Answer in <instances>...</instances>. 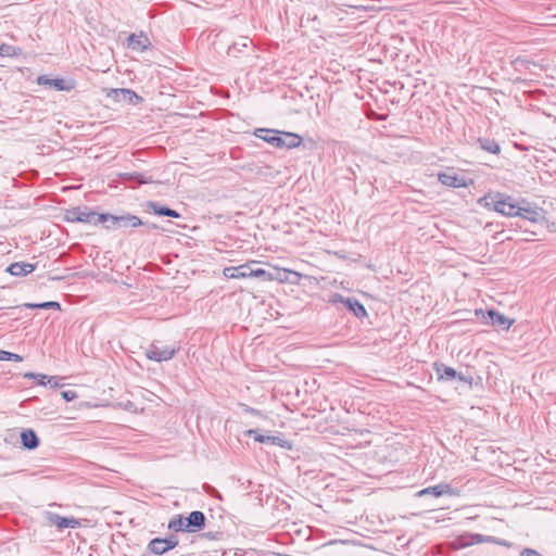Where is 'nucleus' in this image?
Returning <instances> with one entry per match:
<instances>
[{"label": "nucleus", "mask_w": 556, "mask_h": 556, "mask_svg": "<svg viewBox=\"0 0 556 556\" xmlns=\"http://www.w3.org/2000/svg\"><path fill=\"white\" fill-rule=\"evenodd\" d=\"M478 204L507 217H517L519 214V202L503 192H488L478 200Z\"/></svg>", "instance_id": "1"}, {"label": "nucleus", "mask_w": 556, "mask_h": 556, "mask_svg": "<svg viewBox=\"0 0 556 556\" xmlns=\"http://www.w3.org/2000/svg\"><path fill=\"white\" fill-rule=\"evenodd\" d=\"M180 350L179 345H162L160 341H153L144 351L148 359L162 363L172 359Z\"/></svg>", "instance_id": "2"}, {"label": "nucleus", "mask_w": 556, "mask_h": 556, "mask_svg": "<svg viewBox=\"0 0 556 556\" xmlns=\"http://www.w3.org/2000/svg\"><path fill=\"white\" fill-rule=\"evenodd\" d=\"M476 315L485 319L488 324L493 326L497 330H508L514 324V319H509L498 311L493 308L490 309H476Z\"/></svg>", "instance_id": "3"}, {"label": "nucleus", "mask_w": 556, "mask_h": 556, "mask_svg": "<svg viewBox=\"0 0 556 556\" xmlns=\"http://www.w3.org/2000/svg\"><path fill=\"white\" fill-rule=\"evenodd\" d=\"M330 303L342 304L356 318L362 319L367 317V311L365 306L354 296H344L340 293H334L330 299Z\"/></svg>", "instance_id": "4"}, {"label": "nucleus", "mask_w": 556, "mask_h": 556, "mask_svg": "<svg viewBox=\"0 0 556 556\" xmlns=\"http://www.w3.org/2000/svg\"><path fill=\"white\" fill-rule=\"evenodd\" d=\"M36 83L58 91H71L75 88V80L72 78H50L48 75H40L37 77Z\"/></svg>", "instance_id": "5"}, {"label": "nucleus", "mask_w": 556, "mask_h": 556, "mask_svg": "<svg viewBox=\"0 0 556 556\" xmlns=\"http://www.w3.org/2000/svg\"><path fill=\"white\" fill-rule=\"evenodd\" d=\"M144 213H152L162 217L180 218L181 215L176 210L170 208L157 201H147L142 204Z\"/></svg>", "instance_id": "6"}, {"label": "nucleus", "mask_w": 556, "mask_h": 556, "mask_svg": "<svg viewBox=\"0 0 556 556\" xmlns=\"http://www.w3.org/2000/svg\"><path fill=\"white\" fill-rule=\"evenodd\" d=\"M254 136L269 143L274 148L283 149V131L270 128H257Z\"/></svg>", "instance_id": "7"}, {"label": "nucleus", "mask_w": 556, "mask_h": 556, "mask_svg": "<svg viewBox=\"0 0 556 556\" xmlns=\"http://www.w3.org/2000/svg\"><path fill=\"white\" fill-rule=\"evenodd\" d=\"M186 532L195 533L205 528L206 517L201 510H193L185 517Z\"/></svg>", "instance_id": "8"}, {"label": "nucleus", "mask_w": 556, "mask_h": 556, "mask_svg": "<svg viewBox=\"0 0 556 556\" xmlns=\"http://www.w3.org/2000/svg\"><path fill=\"white\" fill-rule=\"evenodd\" d=\"M108 96L117 102H125L129 104H138L143 100L142 97L137 94L134 90L127 88L111 89Z\"/></svg>", "instance_id": "9"}, {"label": "nucleus", "mask_w": 556, "mask_h": 556, "mask_svg": "<svg viewBox=\"0 0 556 556\" xmlns=\"http://www.w3.org/2000/svg\"><path fill=\"white\" fill-rule=\"evenodd\" d=\"M288 274L298 275L296 273L290 271V270L279 271L277 269H275V271L271 273V271H267L266 269H263V268H255V269H253L251 267V275H250V277L258 278V279H261L263 281H271V280H275V279H278L279 281H285V280H288Z\"/></svg>", "instance_id": "10"}, {"label": "nucleus", "mask_w": 556, "mask_h": 556, "mask_svg": "<svg viewBox=\"0 0 556 556\" xmlns=\"http://www.w3.org/2000/svg\"><path fill=\"white\" fill-rule=\"evenodd\" d=\"M439 181L452 188L467 187L469 185L466 177L456 174L453 169L439 174Z\"/></svg>", "instance_id": "11"}, {"label": "nucleus", "mask_w": 556, "mask_h": 556, "mask_svg": "<svg viewBox=\"0 0 556 556\" xmlns=\"http://www.w3.org/2000/svg\"><path fill=\"white\" fill-rule=\"evenodd\" d=\"M427 494H431L435 497H440L443 495L455 496V495H458L459 493L457 491H455L448 483H439L437 485L425 488L418 492V496H422V495H427Z\"/></svg>", "instance_id": "12"}, {"label": "nucleus", "mask_w": 556, "mask_h": 556, "mask_svg": "<svg viewBox=\"0 0 556 556\" xmlns=\"http://www.w3.org/2000/svg\"><path fill=\"white\" fill-rule=\"evenodd\" d=\"M127 46L135 51L143 52L150 48L151 42L148 36L142 31L139 35L132 33L127 38Z\"/></svg>", "instance_id": "13"}, {"label": "nucleus", "mask_w": 556, "mask_h": 556, "mask_svg": "<svg viewBox=\"0 0 556 556\" xmlns=\"http://www.w3.org/2000/svg\"><path fill=\"white\" fill-rule=\"evenodd\" d=\"M49 521L61 530L75 529L80 525L78 519L74 517H64L59 514H50Z\"/></svg>", "instance_id": "14"}, {"label": "nucleus", "mask_w": 556, "mask_h": 556, "mask_svg": "<svg viewBox=\"0 0 556 556\" xmlns=\"http://www.w3.org/2000/svg\"><path fill=\"white\" fill-rule=\"evenodd\" d=\"M20 437L22 446L25 450L33 451L40 444L39 437L37 435L36 431L30 428L23 429Z\"/></svg>", "instance_id": "15"}, {"label": "nucleus", "mask_w": 556, "mask_h": 556, "mask_svg": "<svg viewBox=\"0 0 556 556\" xmlns=\"http://www.w3.org/2000/svg\"><path fill=\"white\" fill-rule=\"evenodd\" d=\"M37 268L36 264L26 262H15L8 266L7 271L15 277H24Z\"/></svg>", "instance_id": "16"}, {"label": "nucleus", "mask_w": 556, "mask_h": 556, "mask_svg": "<svg viewBox=\"0 0 556 556\" xmlns=\"http://www.w3.org/2000/svg\"><path fill=\"white\" fill-rule=\"evenodd\" d=\"M433 369L438 376L439 381H452L457 377V370L443 363L435 362L433 364Z\"/></svg>", "instance_id": "17"}, {"label": "nucleus", "mask_w": 556, "mask_h": 556, "mask_svg": "<svg viewBox=\"0 0 556 556\" xmlns=\"http://www.w3.org/2000/svg\"><path fill=\"white\" fill-rule=\"evenodd\" d=\"M224 275L232 279L248 278L251 275V266L249 264H242L235 267H227L224 269Z\"/></svg>", "instance_id": "18"}, {"label": "nucleus", "mask_w": 556, "mask_h": 556, "mask_svg": "<svg viewBox=\"0 0 556 556\" xmlns=\"http://www.w3.org/2000/svg\"><path fill=\"white\" fill-rule=\"evenodd\" d=\"M123 179L125 182L129 184L131 187H137L140 185L154 182V180L152 179V176H146V175L137 173V172L124 174Z\"/></svg>", "instance_id": "19"}, {"label": "nucleus", "mask_w": 556, "mask_h": 556, "mask_svg": "<svg viewBox=\"0 0 556 556\" xmlns=\"http://www.w3.org/2000/svg\"><path fill=\"white\" fill-rule=\"evenodd\" d=\"M119 229L123 228H137L143 224V220H141L137 215H134L131 213H123L119 215Z\"/></svg>", "instance_id": "20"}, {"label": "nucleus", "mask_w": 556, "mask_h": 556, "mask_svg": "<svg viewBox=\"0 0 556 556\" xmlns=\"http://www.w3.org/2000/svg\"><path fill=\"white\" fill-rule=\"evenodd\" d=\"M119 215H114L110 213H101L98 216V222L104 226L108 230H116L119 229Z\"/></svg>", "instance_id": "21"}, {"label": "nucleus", "mask_w": 556, "mask_h": 556, "mask_svg": "<svg viewBox=\"0 0 556 556\" xmlns=\"http://www.w3.org/2000/svg\"><path fill=\"white\" fill-rule=\"evenodd\" d=\"M147 549L151 554H154L157 556H162V555L166 554L167 552H169V549H166L165 542H164L163 538H161V536L152 539L149 542Z\"/></svg>", "instance_id": "22"}, {"label": "nucleus", "mask_w": 556, "mask_h": 556, "mask_svg": "<svg viewBox=\"0 0 556 556\" xmlns=\"http://www.w3.org/2000/svg\"><path fill=\"white\" fill-rule=\"evenodd\" d=\"M101 213L89 211L87 206L80 207L79 206V223H87L92 225H99L100 222H98V216Z\"/></svg>", "instance_id": "23"}, {"label": "nucleus", "mask_w": 556, "mask_h": 556, "mask_svg": "<svg viewBox=\"0 0 556 556\" xmlns=\"http://www.w3.org/2000/svg\"><path fill=\"white\" fill-rule=\"evenodd\" d=\"M282 140L283 148L286 149L298 148L302 143V137L300 135L289 131H283Z\"/></svg>", "instance_id": "24"}, {"label": "nucleus", "mask_w": 556, "mask_h": 556, "mask_svg": "<svg viewBox=\"0 0 556 556\" xmlns=\"http://www.w3.org/2000/svg\"><path fill=\"white\" fill-rule=\"evenodd\" d=\"M478 143L480 148L489 153L498 154L501 147L497 141L491 138H479Z\"/></svg>", "instance_id": "25"}, {"label": "nucleus", "mask_w": 556, "mask_h": 556, "mask_svg": "<svg viewBox=\"0 0 556 556\" xmlns=\"http://www.w3.org/2000/svg\"><path fill=\"white\" fill-rule=\"evenodd\" d=\"M23 307L29 309H56L61 311V304L56 301H47L41 303H24Z\"/></svg>", "instance_id": "26"}, {"label": "nucleus", "mask_w": 556, "mask_h": 556, "mask_svg": "<svg viewBox=\"0 0 556 556\" xmlns=\"http://www.w3.org/2000/svg\"><path fill=\"white\" fill-rule=\"evenodd\" d=\"M185 516L181 514L175 515L168 522V529L174 532H186Z\"/></svg>", "instance_id": "27"}, {"label": "nucleus", "mask_w": 556, "mask_h": 556, "mask_svg": "<svg viewBox=\"0 0 556 556\" xmlns=\"http://www.w3.org/2000/svg\"><path fill=\"white\" fill-rule=\"evenodd\" d=\"M245 435L254 438L256 442L266 444L276 443V440H279L278 437L260 434L256 429L247 430Z\"/></svg>", "instance_id": "28"}, {"label": "nucleus", "mask_w": 556, "mask_h": 556, "mask_svg": "<svg viewBox=\"0 0 556 556\" xmlns=\"http://www.w3.org/2000/svg\"><path fill=\"white\" fill-rule=\"evenodd\" d=\"M518 211H519V214H517L518 217H522L523 219H527L530 222H535L540 216L538 211L533 210L530 206H523V205H521L520 202H519Z\"/></svg>", "instance_id": "29"}, {"label": "nucleus", "mask_w": 556, "mask_h": 556, "mask_svg": "<svg viewBox=\"0 0 556 556\" xmlns=\"http://www.w3.org/2000/svg\"><path fill=\"white\" fill-rule=\"evenodd\" d=\"M24 378L35 380L38 386H48V383H51V381L54 380L51 376L36 372H26L24 374Z\"/></svg>", "instance_id": "30"}, {"label": "nucleus", "mask_w": 556, "mask_h": 556, "mask_svg": "<svg viewBox=\"0 0 556 556\" xmlns=\"http://www.w3.org/2000/svg\"><path fill=\"white\" fill-rule=\"evenodd\" d=\"M22 53V49L16 46L2 43L0 46V55L1 56H17Z\"/></svg>", "instance_id": "31"}, {"label": "nucleus", "mask_w": 556, "mask_h": 556, "mask_svg": "<svg viewBox=\"0 0 556 556\" xmlns=\"http://www.w3.org/2000/svg\"><path fill=\"white\" fill-rule=\"evenodd\" d=\"M79 206L67 210L64 214V220L68 223H79Z\"/></svg>", "instance_id": "32"}, {"label": "nucleus", "mask_w": 556, "mask_h": 556, "mask_svg": "<svg viewBox=\"0 0 556 556\" xmlns=\"http://www.w3.org/2000/svg\"><path fill=\"white\" fill-rule=\"evenodd\" d=\"M163 540L165 542L166 549L169 551L174 549L179 544V540L176 534H169L168 536L163 538Z\"/></svg>", "instance_id": "33"}, {"label": "nucleus", "mask_w": 556, "mask_h": 556, "mask_svg": "<svg viewBox=\"0 0 556 556\" xmlns=\"http://www.w3.org/2000/svg\"><path fill=\"white\" fill-rule=\"evenodd\" d=\"M61 396L64 399V401L66 402H72L74 400H76L78 397L76 391L74 390H65V391H62L61 392Z\"/></svg>", "instance_id": "34"}, {"label": "nucleus", "mask_w": 556, "mask_h": 556, "mask_svg": "<svg viewBox=\"0 0 556 556\" xmlns=\"http://www.w3.org/2000/svg\"><path fill=\"white\" fill-rule=\"evenodd\" d=\"M457 380L467 383L469 387L472 386L473 378L471 376L464 375L463 372L457 371Z\"/></svg>", "instance_id": "35"}, {"label": "nucleus", "mask_w": 556, "mask_h": 556, "mask_svg": "<svg viewBox=\"0 0 556 556\" xmlns=\"http://www.w3.org/2000/svg\"><path fill=\"white\" fill-rule=\"evenodd\" d=\"M202 536L203 538H206L208 540H220L222 536H223V532L220 531H215V532H205V533H202Z\"/></svg>", "instance_id": "36"}, {"label": "nucleus", "mask_w": 556, "mask_h": 556, "mask_svg": "<svg viewBox=\"0 0 556 556\" xmlns=\"http://www.w3.org/2000/svg\"><path fill=\"white\" fill-rule=\"evenodd\" d=\"M241 406H242L243 412L247 414H251L253 416H262V413L256 408H253L247 404H241Z\"/></svg>", "instance_id": "37"}, {"label": "nucleus", "mask_w": 556, "mask_h": 556, "mask_svg": "<svg viewBox=\"0 0 556 556\" xmlns=\"http://www.w3.org/2000/svg\"><path fill=\"white\" fill-rule=\"evenodd\" d=\"M204 489H205V492H206L208 495L214 496V497L222 498V496H220L219 492H218L214 486L206 484V485L204 486Z\"/></svg>", "instance_id": "38"}, {"label": "nucleus", "mask_w": 556, "mask_h": 556, "mask_svg": "<svg viewBox=\"0 0 556 556\" xmlns=\"http://www.w3.org/2000/svg\"><path fill=\"white\" fill-rule=\"evenodd\" d=\"M54 378V380L51 381V383H48V386H50L52 389H58V388H61L63 387V383L61 382V379L60 377L58 376H52Z\"/></svg>", "instance_id": "39"}, {"label": "nucleus", "mask_w": 556, "mask_h": 556, "mask_svg": "<svg viewBox=\"0 0 556 556\" xmlns=\"http://www.w3.org/2000/svg\"><path fill=\"white\" fill-rule=\"evenodd\" d=\"M141 226H144L148 230L161 229V227L155 223L143 222V224H141ZM162 230H165V229L162 228Z\"/></svg>", "instance_id": "40"}, {"label": "nucleus", "mask_w": 556, "mask_h": 556, "mask_svg": "<svg viewBox=\"0 0 556 556\" xmlns=\"http://www.w3.org/2000/svg\"><path fill=\"white\" fill-rule=\"evenodd\" d=\"M9 357L7 361H11V362H22L23 361V357L18 354H15V353H12V352H9Z\"/></svg>", "instance_id": "41"}, {"label": "nucleus", "mask_w": 556, "mask_h": 556, "mask_svg": "<svg viewBox=\"0 0 556 556\" xmlns=\"http://www.w3.org/2000/svg\"><path fill=\"white\" fill-rule=\"evenodd\" d=\"M488 542H494V543H497V544H501V545H505V546L508 545V543L506 541L498 540V539H496L494 536H488Z\"/></svg>", "instance_id": "42"}, {"label": "nucleus", "mask_w": 556, "mask_h": 556, "mask_svg": "<svg viewBox=\"0 0 556 556\" xmlns=\"http://www.w3.org/2000/svg\"><path fill=\"white\" fill-rule=\"evenodd\" d=\"M9 351L0 350V361H7L9 357Z\"/></svg>", "instance_id": "43"}, {"label": "nucleus", "mask_w": 556, "mask_h": 556, "mask_svg": "<svg viewBox=\"0 0 556 556\" xmlns=\"http://www.w3.org/2000/svg\"><path fill=\"white\" fill-rule=\"evenodd\" d=\"M477 542H488V536H484L482 534H476Z\"/></svg>", "instance_id": "44"}, {"label": "nucleus", "mask_w": 556, "mask_h": 556, "mask_svg": "<svg viewBox=\"0 0 556 556\" xmlns=\"http://www.w3.org/2000/svg\"><path fill=\"white\" fill-rule=\"evenodd\" d=\"M235 51H237V43H233V45L229 48L228 53H229V54H233V53H235Z\"/></svg>", "instance_id": "45"}, {"label": "nucleus", "mask_w": 556, "mask_h": 556, "mask_svg": "<svg viewBox=\"0 0 556 556\" xmlns=\"http://www.w3.org/2000/svg\"><path fill=\"white\" fill-rule=\"evenodd\" d=\"M281 442H282V440L279 438V440H276V443H273V444L278 445V446H283Z\"/></svg>", "instance_id": "46"}, {"label": "nucleus", "mask_w": 556, "mask_h": 556, "mask_svg": "<svg viewBox=\"0 0 556 556\" xmlns=\"http://www.w3.org/2000/svg\"><path fill=\"white\" fill-rule=\"evenodd\" d=\"M180 556H185V555H180Z\"/></svg>", "instance_id": "47"}]
</instances>
